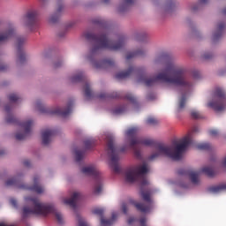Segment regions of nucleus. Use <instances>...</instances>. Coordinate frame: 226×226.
Returning a JSON list of instances; mask_svg holds the SVG:
<instances>
[{"mask_svg":"<svg viewBox=\"0 0 226 226\" xmlns=\"http://www.w3.org/2000/svg\"><path fill=\"white\" fill-rule=\"evenodd\" d=\"M137 133H139L138 127L129 128L125 132V137L128 139L130 144H126L120 149L114 145V136L112 134L106 135V152L110 158L109 165L115 174L121 172V168L119 167V153H124L128 149H132L136 158H140L142 147L152 146L154 148V152L148 157V160H156L159 156H167L171 160L177 161L183 158V153L192 144V133L187 134L180 139L173 140L170 146L158 143L152 139L137 138Z\"/></svg>","mask_w":226,"mask_h":226,"instance_id":"f257e3e1","label":"nucleus"},{"mask_svg":"<svg viewBox=\"0 0 226 226\" xmlns=\"http://www.w3.org/2000/svg\"><path fill=\"white\" fill-rule=\"evenodd\" d=\"M162 64L164 67V72L159 73L155 78H147L145 74H141L138 78V82H141L146 86H154L158 82L165 84H173L183 89L182 96L179 100V109H185L186 103V93L192 89V83L186 79V69L177 66L173 62L162 60Z\"/></svg>","mask_w":226,"mask_h":226,"instance_id":"f03ea898","label":"nucleus"},{"mask_svg":"<svg viewBox=\"0 0 226 226\" xmlns=\"http://www.w3.org/2000/svg\"><path fill=\"white\" fill-rule=\"evenodd\" d=\"M149 172V165L147 162H143L141 164L127 169L124 171V179L127 183H140L141 185V197L145 201L142 203H134L135 207L141 213H149L153 207V200H151V193L147 191H144V186L149 185V181L146 177V175Z\"/></svg>","mask_w":226,"mask_h":226,"instance_id":"7ed1b4c3","label":"nucleus"},{"mask_svg":"<svg viewBox=\"0 0 226 226\" xmlns=\"http://www.w3.org/2000/svg\"><path fill=\"white\" fill-rule=\"evenodd\" d=\"M25 202L29 204V206H32V207H25L23 208L24 218H27V216L31 215H41L42 216H46V215H50V213H53L58 223H63V215L60 214L59 211L56 210L54 206L41 203L40 202V200L34 196L26 197Z\"/></svg>","mask_w":226,"mask_h":226,"instance_id":"20e7f679","label":"nucleus"},{"mask_svg":"<svg viewBox=\"0 0 226 226\" xmlns=\"http://www.w3.org/2000/svg\"><path fill=\"white\" fill-rule=\"evenodd\" d=\"M84 36L89 41L94 42V48L92 49V54H96L97 50L101 49H109V50H119L123 45H124V40L120 39L118 42H112L109 41L106 34L101 35H94L91 32H87Z\"/></svg>","mask_w":226,"mask_h":226,"instance_id":"39448f33","label":"nucleus"},{"mask_svg":"<svg viewBox=\"0 0 226 226\" xmlns=\"http://www.w3.org/2000/svg\"><path fill=\"white\" fill-rule=\"evenodd\" d=\"M82 174L85 176H89L93 177L94 181V192L98 195V193H102V176L100 175V171L96 166L91 164L85 166L81 169Z\"/></svg>","mask_w":226,"mask_h":226,"instance_id":"423d86ee","label":"nucleus"},{"mask_svg":"<svg viewBox=\"0 0 226 226\" xmlns=\"http://www.w3.org/2000/svg\"><path fill=\"white\" fill-rule=\"evenodd\" d=\"M208 107L216 110V112H222L226 109L225 94L222 88H216L214 94V99L208 103Z\"/></svg>","mask_w":226,"mask_h":226,"instance_id":"0eeeda50","label":"nucleus"},{"mask_svg":"<svg viewBox=\"0 0 226 226\" xmlns=\"http://www.w3.org/2000/svg\"><path fill=\"white\" fill-rule=\"evenodd\" d=\"M34 122L33 120H26L19 124V132L16 134L17 140H24L31 133Z\"/></svg>","mask_w":226,"mask_h":226,"instance_id":"6e6552de","label":"nucleus"},{"mask_svg":"<svg viewBox=\"0 0 226 226\" xmlns=\"http://www.w3.org/2000/svg\"><path fill=\"white\" fill-rule=\"evenodd\" d=\"M23 22L30 31H33V27L38 26V11H29L26 17L23 19Z\"/></svg>","mask_w":226,"mask_h":226,"instance_id":"1a4fd4ad","label":"nucleus"},{"mask_svg":"<svg viewBox=\"0 0 226 226\" xmlns=\"http://www.w3.org/2000/svg\"><path fill=\"white\" fill-rule=\"evenodd\" d=\"M179 174L188 176L192 185H200V177H199V172L180 170Z\"/></svg>","mask_w":226,"mask_h":226,"instance_id":"9d476101","label":"nucleus"},{"mask_svg":"<svg viewBox=\"0 0 226 226\" xmlns=\"http://www.w3.org/2000/svg\"><path fill=\"white\" fill-rule=\"evenodd\" d=\"M56 132L50 129H46L42 132L41 137H42V144L44 146H48V144H50L52 142V139H54V135Z\"/></svg>","mask_w":226,"mask_h":226,"instance_id":"9b49d317","label":"nucleus"},{"mask_svg":"<svg viewBox=\"0 0 226 226\" xmlns=\"http://www.w3.org/2000/svg\"><path fill=\"white\" fill-rule=\"evenodd\" d=\"M80 197H81L80 192H72L71 198L64 200V204H67V206H71V207H75L77 204V200H79Z\"/></svg>","mask_w":226,"mask_h":226,"instance_id":"f8f14e48","label":"nucleus"},{"mask_svg":"<svg viewBox=\"0 0 226 226\" xmlns=\"http://www.w3.org/2000/svg\"><path fill=\"white\" fill-rule=\"evenodd\" d=\"M13 34H14V32L12 28L0 33V43H4V41H8L10 38H13Z\"/></svg>","mask_w":226,"mask_h":226,"instance_id":"ddd939ff","label":"nucleus"},{"mask_svg":"<svg viewBox=\"0 0 226 226\" xmlns=\"http://www.w3.org/2000/svg\"><path fill=\"white\" fill-rule=\"evenodd\" d=\"M34 186L32 187H25L26 190H32V192H35V193H43L45 192V189L40 185V183L38 182V177L34 178Z\"/></svg>","mask_w":226,"mask_h":226,"instance_id":"4468645a","label":"nucleus"},{"mask_svg":"<svg viewBox=\"0 0 226 226\" xmlns=\"http://www.w3.org/2000/svg\"><path fill=\"white\" fill-rule=\"evenodd\" d=\"M72 112V104H69L65 109L57 108L56 110L54 111L55 114H58V116H62V117H66Z\"/></svg>","mask_w":226,"mask_h":226,"instance_id":"2eb2a0df","label":"nucleus"},{"mask_svg":"<svg viewBox=\"0 0 226 226\" xmlns=\"http://www.w3.org/2000/svg\"><path fill=\"white\" fill-rule=\"evenodd\" d=\"M226 190V184H219L217 185H214L209 188V192L211 193H220L222 192H225Z\"/></svg>","mask_w":226,"mask_h":226,"instance_id":"dca6fc26","label":"nucleus"},{"mask_svg":"<svg viewBox=\"0 0 226 226\" xmlns=\"http://www.w3.org/2000/svg\"><path fill=\"white\" fill-rule=\"evenodd\" d=\"M117 218V214L113 213L111 220H107L103 217L101 218V226H110L114 223V221Z\"/></svg>","mask_w":226,"mask_h":226,"instance_id":"f3484780","label":"nucleus"},{"mask_svg":"<svg viewBox=\"0 0 226 226\" xmlns=\"http://www.w3.org/2000/svg\"><path fill=\"white\" fill-rule=\"evenodd\" d=\"M133 73V68L131 67L127 72H118L117 74V79H126V77H130Z\"/></svg>","mask_w":226,"mask_h":226,"instance_id":"a211bd4d","label":"nucleus"},{"mask_svg":"<svg viewBox=\"0 0 226 226\" xmlns=\"http://www.w3.org/2000/svg\"><path fill=\"white\" fill-rule=\"evenodd\" d=\"M84 91H85V95L87 98H91V96H93V92L91 91V85L88 82L85 83Z\"/></svg>","mask_w":226,"mask_h":226,"instance_id":"6ab92c4d","label":"nucleus"},{"mask_svg":"<svg viewBox=\"0 0 226 226\" xmlns=\"http://www.w3.org/2000/svg\"><path fill=\"white\" fill-rule=\"evenodd\" d=\"M201 172L203 174H206V176H208L209 177H213V176L215 175V170L210 167L202 168Z\"/></svg>","mask_w":226,"mask_h":226,"instance_id":"aec40b11","label":"nucleus"},{"mask_svg":"<svg viewBox=\"0 0 226 226\" xmlns=\"http://www.w3.org/2000/svg\"><path fill=\"white\" fill-rule=\"evenodd\" d=\"M5 112L8 114L6 117L7 123H15V117L12 115H10V107H5Z\"/></svg>","mask_w":226,"mask_h":226,"instance_id":"412c9836","label":"nucleus"},{"mask_svg":"<svg viewBox=\"0 0 226 226\" xmlns=\"http://www.w3.org/2000/svg\"><path fill=\"white\" fill-rule=\"evenodd\" d=\"M84 155H85L84 151L76 150L75 151L76 162H82V160H84Z\"/></svg>","mask_w":226,"mask_h":226,"instance_id":"4be33fe9","label":"nucleus"},{"mask_svg":"<svg viewBox=\"0 0 226 226\" xmlns=\"http://www.w3.org/2000/svg\"><path fill=\"white\" fill-rule=\"evenodd\" d=\"M9 100L10 102H11V103H17V102L20 100V97H19V95H17L16 94H11L9 96Z\"/></svg>","mask_w":226,"mask_h":226,"instance_id":"5701e85b","label":"nucleus"},{"mask_svg":"<svg viewBox=\"0 0 226 226\" xmlns=\"http://www.w3.org/2000/svg\"><path fill=\"white\" fill-rule=\"evenodd\" d=\"M26 59V53L24 51H19L18 53V61L19 63H24V60Z\"/></svg>","mask_w":226,"mask_h":226,"instance_id":"b1692460","label":"nucleus"},{"mask_svg":"<svg viewBox=\"0 0 226 226\" xmlns=\"http://www.w3.org/2000/svg\"><path fill=\"white\" fill-rule=\"evenodd\" d=\"M105 210L102 207H97L93 210L94 215H98L99 216H102Z\"/></svg>","mask_w":226,"mask_h":226,"instance_id":"393cba45","label":"nucleus"},{"mask_svg":"<svg viewBox=\"0 0 226 226\" xmlns=\"http://www.w3.org/2000/svg\"><path fill=\"white\" fill-rule=\"evenodd\" d=\"M84 80V74L79 73L72 78V82H82Z\"/></svg>","mask_w":226,"mask_h":226,"instance_id":"a878e982","label":"nucleus"},{"mask_svg":"<svg viewBox=\"0 0 226 226\" xmlns=\"http://www.w3.org/2000/svg\"><path fill=\"white\" fill-rule=\"evenodd\" d=\"M86 149H93L94 147V141L93 140H86L85 141Z\"/></svg>","mask_w":226,"mask_h":226,"instance_id":"bb28decb","label":"nucleus"},{"mask_svg":"<svg viewBox=\"0 0 226 226\" xmlns=\"http://www.w3.org/2000/svg\"><path fill=\"white\" fill-rule=\"evenodd\" d=\"M225 27V24L222 23L218 26V31H219V34H215L214 37L216 39V38H219L220 34H222V31H223V28Z\"/></svg>","mask_w":226,"mask_h":226,"instance_id":"cd10ccee","label":"nucleus"},{"mask_svg":"<svg viewBox=\"0 0 226 226\" xmlns=\"http://www.w3.org/2000/svg\"><path fill=\"white\" fill-rule=\"evenodd\" d=\"M140 55H142V51H137L135 53H129L126 56V59H132V57H135V56H140Z\"/></svg>","mask_w":226,"mask_h":226,"instance_id":"c85d7f7f","label":"nucleus"},{"mask_svg":"<svg viewBox=\"0 0 226 226\" xmlns=\"http://www.w3.org/2000/svg\"><path fill=\"white\" fill-rule=\"evenodd\" d=\"M191 116L193 117V119H200V113L197 110H192L191 112Z\"/></svg>","mask_w":226,"mask_h":226,"instance_id":"c756f323","label":"nucleus"},{"mask_svg":"<svg viewBox=\"0 0 226 226\" xmlns=\"http://www.w3.org/2000/svg\"><path fill=\"white\" fill-rule=\"evenodd\" d=\"M78 222H79V226H89L87 222H86V220L82 217H79Z\"/></svg>","mask_w":226,"mask_h":226,"instance_id":"7c9ffc66","label":"nucleus"},{"mask_svg":"<svg viewBox=\"0 0 226 226\" xmlns=\"http://www.w3.org/2000/svg\"><path fill=\"white\" fill-rule=\"evenodd\" d=\"M138 223H139V226H147V220L146 217H141L139 221H138Z\"/></svg>","mask_w":226,"mask_h":226,"instance_id":"2f4dec72","label":"nucleus"},{"mask_svg":"<svg viewBox=\"0 0 226 226\" xmlns=\"http://www.w3.org/2000/svg\"><path fill=\"white\" fill-rule=\"evenodd\" d=\"M198 149H209V143H200L198 145Z\"/></svg>","mask_w":226,"mask_h":226,"instance_id":"473e14b6","label":"nucleus"},{"mask_svg":"<svg viewBox=\"0 0 226 226\" xmlns=\"http://www.w3.org/2000/svg\"><path fill=\"white\" fill-rule=\"evenodd\" d=\"M15 185H17V179H9L6 181L7 186H14Z\"/></svg>","mask_w":226,"mask_h":226,"instance_id":"72a5a7b5","label":"nucleus"},{"mask_svg":"<svg viewBox=\"0 0 226 226\" xmlns=\"http://www.w3.org/2000/svg\"><path fill=\"white\" fill-rule=\"evenodd\" d=\"M36 107L38 110H40V112H46L45 106H43V104H41V102H37Z\"/></svg>","mask_w":226,"mask_h":226,"instance_id":"f704fd0d","label":"nucleus"},{"mask_svg":"<svg viewBox=\"0 0 226 226\" xmlns=\"http://www.w3.org/2000/svg\"><path fill=\"white\" fill-rule=\"evenodd\" d=\"M25 41H26V38L19 37L17 39V45H18V47H20V45H22Z\"/></svg>","mask_w":226,"mask_h":226,"instance_id":"c9c22d12","label":"nucleus"},{"mask_svg":"<svg viewBox=\"0 0 226 226\" xmlns=\"http://www.w3.org/2000/svg\"><path fill=\"white\" fill-rule=\"evenodd\" d=\"M147 123L148 124H155L156 123V118L154 117H148L147 120Z\"/></svg>","mask_w":226,"mask_h":226,"instance_id":"e433bc0d","label":"nucleus"},{"mask_svg":"<svg viewBox=\"0 0 226 226\" xmlns=\"http://www.w3.org/2000/svg\"><path fill=\"white\" fill-rule=\"evenodd\" d=\"M139 221L133 217H131L129 220H128V223L129 225H133V223H138Z\"/></svg>","mask_w":226,"mask_h":226,"instance_id":"4c0bfd02","label":"nucleus"},{"mask_svg":"<svg viewBox=\"0 0 226 226\" xmlns=\"http://www.w3.org/2000/svg\"><path fill=\"white\" fill-rule=\"evenodd\" d=\"M125 98L126 100H129V102H135V97H133L132 94H127Z\"/></svg>","mask_w":226,"mask_h":226,"instance_id":"58836bf2","label":"nucleus"},{"mask_svg":"<svg viewBox=\"0 0 226 226\" xmlns=\"http://www.w3.org/2000/svg\"><path fill=\"white\" fill-rule=\"evenodd\" d=\"M209 133L210 135H212V137H216V135H218V131L213 129V130H210Z\"/></svg>","mask_w":226,"mask_h":226,"instance_id":"ea45409f","label":"nucleus"},{"mask_svg":"<svg viewBox=\"0 0 226 226\" xmlns=\"http://www.w3.org/2000/svg\"><path fill=\"white\" fill-rule=\"evenodd\" d=\"M127 209H128V205H127L126 203H124V204L122 205V210H123V212L124 213V215H126Z\"/></svg>","mask_w":226,"mask_h":226,"instance_id":"a19ab883","label":"nucleus"},{"mask_svg":"<svg viewBox=\"0 0 226 226\" xmlns=\"http://www.w3.org/2000/svg\"><path fill=\"white\" fill-rule=\"evenodd\" d=\"M114 112H115V114H123V112H124V109L120 108V109H116Z\"/></svg>","mask_w":226,"mask_h":226,"instance_id":"79ce46f5","label":"nucleus"},{"mask_svg":"<svg viewBox=\"0 0 226 226\" xmlns=\"http://www.w3.org/2000/svg\"><path fill=\"white\" fill-rule=\"evenodd\" d=\"M10 202L13 207H17V200L15 199H11Z\"/></svg>","mask_w":226,"mask_h":226,"instance_id":"37998d69","label":"nucleus"},{"mask_svg":"<svg viewBox=\"0 0 226 226\" xmlns=\"http://www.w3.org/2000/svg\"><path fill=\"white\" fill-rule=\"evenodd\" d=\"M124 4L128 5V4H132V3H133V0H124Z\"/></svg>","mask_w":226,"mask_h":226,"instance_id":"c03bdc74","label":"nucleus"},{"mask_svg":"<svg viewBox=\"0 0 226 226\" xmlns=\"http://www.w3.org/2000/svg\"><path fill=\"white\" fill-rule=\"evenodd\" d=\"M190 10L195 11V10H197V5H191Z\"/></svg>","mask_w":226,"mask_h":226,"instance_id":"a18cd8bd","label":"nucleus"},{"mask_svg":"<svg viewBox=\"0 0 226 226\" xmlns=\"http://www.w3.org/2000/svg\"><path fill=\"white\" fill-rule=\"evenodd\" d=\"M30 162L29 161H25L24 162V165L26 166V167H29V165H30Z\"/></svg>","mask_w":226,"mask_h":226,"instance_id":"49530a36","label":"nucleus"},{"mask_svg":"<svg viewBox=\"0 0 226 226\" xmlns=\"http://www.w3.org/2000/svg\"><path fill=\"white\" fill-rule=\"evenodd\" d=\"M209 0H200V4H206Z\"/></svg>","mask_w":226,"mask_h":226,"instance_id":"de8ad7c7","label":"nucleus"},{"mask_svg":"<svg viewBox=\"0 0 226 226\" xmlns=\"http://www.w3.org/2000/svg\"><path fill=\"white\" fill-rule=\"evenodd\" d=\"M199 132V128H198V127H194V128L192 129V133H195V132Z\"/></svg>","mask_w":226,"mask_h":226,"instance_id":"09e8293b","label":"nucleus"},{"mask_svg":"<svg viewBox=\"0 0 226 226\" xmlns=\"http://www.w3.org/2000/svg\"><path fill=\"white\" fill-rule=\"evenodd\" d=\"M99 98H107V94H102L99 96Z\"/></svg>","mask_w":226,"mask_h":226,"instance_id":"8fccbe9b","label":"nucleus"},{"mask_svg":"<svg viewBox=\"0 0 226 226\" xmlns=\"http://www.w3.org/2000/svg\"><path fill=\"white\" fill-rule=\"evenodd\" d=\"M56 20H57V18H56V19L50 18L49 19V22H56Z\"/></svg>","mask_w":226,"mask_h":226,"instance_id":"3c124183","label":"nucleus"},{"mask_svg":"<svg viewBox=\"0 0 226 226\" xmlns=\"http://www.w3.org/2000/svg\"><path fill=\"white\" fill-rule=\"evenodd\" d=\"M94 66H95L96 68H102V65H100V64H94Z\"/></svg>","mask_w":226,"mask_h":226,"instance_id":"603ef678","label":"nucleus"},{"mask_svg":"<svg viewBox=\"0 0 226 226\" xmlns=\"http://www.w3.org/2000/svg\"><path fill=\"white\" fill-rule=\"evenodd\" d=\"M222 165H223L224 167H226V157H225V159H224L223 162H222Z\"/></svg>","mask_w":226,"mask_h":226,"instance_id":"864d4df0","label":"nucleus"},{"mask_svg":"<svg viewBox=\"0 0 226 226\" xmlns=\"http://www.w3.org/2000/svg\"><path fill=\"white\" fill-rule=\"evenodd\" d=\"M112 98H117V96L115 95V96H112Z\"/></svg>","mask_w":226,"mask_h":226,"instance_id":"5fc2aeb1","label":"nucleus"},{"mask_svg":"<svg viewBox=\"0 0 226 226\" xmlns=\"http://www.w3.org/2000/svg\"><path fill=\"white\" fill-rule=\"evenodd\" d=\"M102 64H105V62H101Z\"/></svg>","mask_w":226,"mask_h":226,"instance_id":"6e6d98bb","label":"nucleus"},{"mask_svg":"<svg viewBox=\"0 0 226 226\" xmlns=\"http://www.w3.org/2000/svg\"><path fill=\"white\" fill-rule=\"evenodd\" d=\"M224 13H226V9L224 10Z\"/></svg>","mask_w":226,"mask_h":226,"instance_id":"4d7b16f0","label":"nucleus"}]
</instances>
